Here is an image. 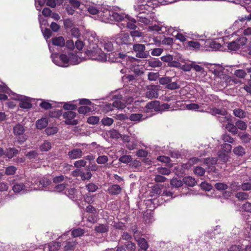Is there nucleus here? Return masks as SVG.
<instances>
[{
  "instance_id": "nucleus-55",
  "label": "nucleus",
  "mask_w": 251,
  "mask_h": 251,
  "mask_svg": "<svg viewBox=\"0 0 251 251\" xmlns=\"http://www.w3.org/2000/svg\"><path fill=\"white\" fill-rule=\"evenodd\" d=\"M158 173L162 175H169L171 173V170L165 167H159L157 168Z\"/></svg>"
},
{
  "instance_id": "nucleus-27",
  "label": "nucleus",
  "mask_w": 251,
  "mask_h": 251,
  "mask_svg": "<svg viewBox=\"0 0 251 251\" xmlns=\"http://www.w3.org/2000/svg\"><path fill=\"white\" fill-rule=\"evenodd\" d=\"M183 182L186 185L190 187L195 186L197 183V181L195 179L190 176L184 177L183 179Z\"/></svg>"
},
{
  "instance_id": "nucleus-26",
  "label": "nucleus",
  "mask_w": 251,
  "mask_h": 251,
  "mask_svg": "<svg viewBox=\"0 0 251 251\" xmlns=\"http://www.w3.org/2000/svg\"><path fill=\"white\" fill-rule=\"evenodd\" d=\"M19 106L23 109H28L31 108L32 104L27 99H21L20 101Z\"/></svg>"
},
{
  "instance_id": "nucleus-9",
  "label": "nucleus",
  "mask_w": 251,
  "mask_h": 251,
  "mask_svg": "<svg viewBox=\"0 0 251 251\" xmlns=\"http://www.w3.org/2000/svg\"><path fill=\"white\" fill-rule=\"evenodd\" d=\"M126 57V53L123 52H113L109 53V59H111L112 62H120Z\"/></svg>"
},
{
  "instance_id": "nucleus-61",
  "label": "nucleus",
  "mask_w": 251,
  "mask_h": 251,
  "mask_svg": "<svg viewBox=\"0 0 251 251\" xmlns=\"http://www.w3.org/2000/svg\"><path fill=\"white\" fill-rule=\"evenodd\" d=\"M241 208L244 211L251 213V203L246 202L242 205Z\"/></svg>"
},
{
  "instance_id": "nucleus-42",
  "label": "nucleus",
  "mask_w": 251,
  "mask_h": 251,
  "mask_svg": "<svg viewBox=\"0 0 251 251\" xmlns=\"http://www.w3.org/2000/svg\"><path fill=\"white\" fill-rule=\"evenodd\" d=\"M143 115L140 113L131 114L129 116V120L134 122H139L141 121Z\"/></svg>"
},
{
  "instance_id": "nucleus-19",
  "label": "nucleus",
  "mask_w": 251,
  "mask_h": 251,
  "mask_svg": "<svg viewBox=\"0 0 251 251\" xmlns=\"http://www.w3.org/2000/svg\"><path fill=\"white\" fill-rule=\"evenodd\" d=\"M76 244L75 240L72 239H69L65 242L64 249L65 251H70L74 250V247Z\"/></svg>"
},
{
  "instance_id": "nucleus-33",
  "label": "nucleus",
  "mask_w": 251,
  "mask_h": 251,
  "mask_svg": "<svg viewBox=\"0 0 251 251\" xmlns=\"http://www.w3.org/2000/svg\"><path fill=\"white\" fill-rule=\"evenodd\" d=\"M233 151L235 154L242 156L245 154V150L241 146H238L234 148Z\"/></svg>"
},
{
  "instance_id": "nucleus-36",
  "label": "nucleus",
  "mask_w": 251,
  "mask_h": 251,
  "mask_svg": "<svg viewBox=\"0 0 251 251\" xmlns=\"http://www.w3.org/2000/svg\"><path fill=\"white\" fill-rule=\"evenodd\" d=\"M84 233V230L83 229L81 228H78L73 229L72 231L71 235L73 237L75 238L82 236Z\"/></svg>"
},
{
  "instance_id": "nucleus-20",
  "label": "nucleus",
  "mask_w": 251,
  "mask_h": 251,
  "mask_svg": "<svg viewBox=\"0 0 251 251\" xmlns=\"http://www.w3.org/2000/svg\"><path fill=\"white\" fill-rule=\"evenodd\" d=\"M25 127L20 124H17L13 127V133L15 136H20L24 134L25 131Z\"/></svg>"
},
{
  "instance_id": "nucleus-8",
  "label": "nucleus",
  "mask_w": 251,
  "mask_h": 251,
  "mask_svg": "<svg viewBox=\"0 0 251 251\" xmlns=\"http://www.w3.org/2000/svg\"><path fill=\"white\" fill-rule=\"evenodd\" d=\"M173 55L170 54L163 56L161 57V59L162 61L168 63V67L177 68L180 67L181 64L178 61L173 60Z\"/></svg>"
},
{
  "instance_id": "nucleus-21",
  "label": "nucleus",
  "mask_w": 251,
  "mask_h": 251,
  "mask_svg": "<svg viewBox=\"0 0 251 251\" xmlns=\"http://www.w3.org/2000/svg\"><path fill=\"white\" fill-rule=\"evenodd\" d=\"M201 47V44L197 41H190L187 43L186 47L190 50H199Z\"/></svg>"
},
{
  "instance_id": "nucleus-57",
  "label": "nucleus",
  "mask_w": 251,
  "mask_h": 251,
  "mask_svg": "<svg viewBox=\"0 0 251 251\" xmlns=\"http://www.w3.org/2000/svg\"><path fill=\"white\" fill-rule=\"evenodd\" d=\"M229 187L231 191H235L241 189V185L238 182L233 181L230 184Z\"/></svg>"
},
{
  "instance_id": "nucleus-39",
  "label": "nucleus",
  "mask_w": 251,
  "mask_h": 251,
  "mask_svg": "<svg viewBox=\"0 0 251 251\" xmlns=\"http://www.w3.org/2000/svg\"><path fill=\"white\" fill-rule=\"evenodd\" d=\"M112 226L116 229L124 230L126 228V226L124 223L120 222H116L114 221L112 223Z\"/></svg>"
},
{
  "instance_id": "nucleus-29",
  "label": "nucleus",
  "mask_w": 251,
  "mask_h": 251,
  "mask_svg": "<svg viewBox=\"0 0 251 251\" xmlns=\"http://www.w3.org/2000/svg\"><path fill=\"white\" fill-rule=\"evenodd\" d=\"M138 246L142 250L146 251L149 247L148 242L144 238H139L137 240Z\"/></svg>"
},
{
  "instance_id": "nucleus-49",
  "label": "nucleus",
  "mask_w": 251,
  "mask_h": 251,
  "mask_svg": "<svg viewBox=\"0 0 251 251\" xmlns=\"http://www.w3.org/2000/svg\"><path fill=\"white\" fill-rule=\"evenodd\" d=\"M214 187L217 190L220 191L226 190L228 188L227 184L221 182L216 183L214 185Z\"/></svg>"
},
{
  "instance_id": "nucleus-50",
  "label": "nucleus",
  "mask_w": 251,
  "mask_h": 251,
  "mask_svg": "<svg viewBox=\"0 0 251 251\" xmlns=\"http://www.w3.org/2000/svg\"><path fill=\"white\" fill-rule=\"evenodd\" d=\"M199 159L198 158L193 157L189 159L187 163L183 164V166L184 168L189 169V168H190L192 165V164L197 163Z\"/></svg>"
},
{
  "instance_id": "nucleus-64",
  "label": "nucleus",
  "mask_w": 251,
  "mask_h": 251,
  "mask_svg": "<svg viewBox=\"0 0 251 251\" xmlns=\"http://www.w3.org/2000/svg\"><path fill=\"white\" fill-rule=\"evenodd\" d=\"M241 189L243 191L251 190V182H244L241 185Z\"/></svg>"
},
{
  "instance_id": "nucleus-1",
  "label": "nucleus",
  "mask_w": 251,
  "mask_h": 251,
  "mask_svg": "<svg viewBox=\"0 0 251 251\" xmlns=\"http://www.w3.org/2000/svg\"><path fill=\"white\" fill-rule=\"evenodd\" d=\"M86 54L91 57L93 60H97L100 61H105L107 59V56L100 49L98 48L96 44L93 45L92 50H87L85 51Z\"/></svg>"
},
{
  "instance_id": "nucleus-4",
  "label": "nucleus",
  "mask_w": 251,
  "mask_h": 251,
  "mask_svg": "<svg viewBox=\"0 0 251 251\" xmlns=\"http://www.w3.org/2000/svg\"><path fill=\"white\" fill-rule=\"evenodd\" d=\"M247 41V39L245 37H239L236 40L228 43L227 48L230 50L236 51L241 47L244 46L246 44Z\"/></svg>"
},
{
  "instance_id": "nucleus-37",
  "label": "nucleus",
  "mask_w": 251,
  "mask_h": 251,
  "mask_svg": "<svg viewBox=\"0 0 251 251\" xmlns=\"http://www.w3.org/2000/svg\"><path fill=\"white\" fill-rule=\"evenodd\" d=\"M234 75L239 78L244 79L247 75V73L244 70L238 69L234 71Z\"/></svg>"
},
{
  "instance_id": "nucleus-53",
  "label": "nucleus",
  "mask_w": 251,
  "mask_h": 251,
  "mask_svg": "<svg viewBox=\"0 0 251 251\" xmlns=\"http://www.w3.org/2000/svg\"><path fill=\"white\" fill-rule=\"evenodd\" d=\"M100 118L98 116H90L87 119V123L91 125H95L99 123Z\"/></svg>"
},
{
  "instance_id": "nucleus-22",
  "label": "nucleus",
  "mask_w": 251,
  "mask_h": 251,
  "mask_svg": "<svg viewBox=\"0 0 251 251\" xmlns=\"http://www.w3.org/2000/svg\"><path fill=\"white\" fill-rule=\"evenodd\" d=\"M209 113L213 115H216L217 114L221 115L222 116L226 115L227 114V111L225 109H219L216 107H213L209 109Z\"/></svg>"
},
{
  "instance_id": "nucleus-12",
  "label": "nucleus",
  "mask_w": 251,
  "mask_h": 251,
  "mask_svg": "<svg viewBox=\"0 0 251 251\" xmlns=\"http://www.w3.org/2000/svg\"><path fill=\"white\" fill-rule=\"evenodd\" d=\"M163 186L161 184H156L151 188L150 196L151 197H157L160 195L162 192Z\"/></svg>"
},
{
  "instance_id": "nucleus-35",
  "label": "nucleus",
  "mask_w": 251,
  "mask_h": 251,
  "mask_svg": "<svg viewBox=\"0 0 251 251\" xmlns=\"http://www.w3.org/2000/svg\"><path fill=\"white\" fill-rule=\"evenodd\" d=\"M131 70L137 75H141L144 73L142 68L139 65H133Z\"/></svg>"
},
{
  "instance_id": "nucleus-6",
  "label": "nucleus",
  "mask_w": 251,
  "mask_h": 251,
  "mask_svg": "<svg viewBox=\"0 0 251 251\" xmlns=\"http://www.w3.org/2000/svg\"><path fill=\"white\" fill-rule=\"evenodd\" d=\"M71 58H73V59H75L76 61L75 62V64H77L78 63V58L76 55L71 54V55L69 57L66 54H61L59 55V59L60 61H61V63H59V62H56V60L54 59L53 60L54 63H55L57 65L59 66H63V67H66L68 65L67 64L69 63L70 61H71Z\"/></svg>"
},
{
  "instance_id": "nucleus-32",
  "label": "nucleus",
  "mask_w": 251,
  "mask_h": 251,
  "mask_svg": "<svg viewBox=\"0 0 251 251\" xmlns=\"http://www.w3.org/2000/svg\"><path fill=\"white\" fill-rule=\"evenodd\" d=\"M137 18L138 21L146 25H149L151 22L150 19H149L148 17L144 16V15L142 13H139L137 15Z\"/></svg>"
},
{
  "instance_id": "nucleus-5",
  "label": "nucleus",
  "mask_w": 251,
  "mask_h": 251,
  "mask_svg": "<svg viewBox=\"0 0 251 251\" xmlns=\"http://www.w3.org/2000/svg\"><path fill=\"white\" fill-rule=\"evenodd\" d=\"M76 113L72 111H68L63 114V118L65 119L64 123L66 125L75 126L78 124L77 120L74 119L76 117Z\"/></svg>"
},
{
  "instance_id": "nucleus-25",
  "label": "nucleus",
  "mask_w": 251,
  "mask_h": 251,
  "mask_svg": "<svg viewBox=\"0 0 251 251\" xmlns=\"http://www.w3.org/2000/svg\"><path fill=\"white\" fill-rule=\"evenodd\" d=\"M48 124V121L46 118H41L37 121L36 126L39 129H42L45 128Z\"/></svg>"
},
{
  "instance_id": "nucleus-2",
  "label": "nucleus",
  "mask_w": 251,
  "mask_h": 251,
  "mask_svg": "<svg viewBox=\"0 0 251 251\" xmlns=\"http://www.w3.org/2000/svg\"><path fill=\"white\" fill-rule=\"evenodd\" d=\"M165 104L161 105L159 101L153 100L148 102L144 107V111L146 113L159 112L165 108Z\"/></svg>"
},
{
  "instance_id": "nucleus-31",
  "label": "nucleus",
  "mask_w": 251,
  "mask_h": 251,
  "mask_svg": "<svg viewBox=\"0 0 251 251\" xmlns=\"http://www.w3.org/2000/svg\"><path fill=\"white\" fill-rule=\"evenodd\" d=\"M233 114L235 117H238L241 119L244 118L246 117V113L242 109L235 108L233 110Z\"/></svg>"
},
{
  "instance_id": "nucleus-40",
  "label": "nucleus",
  "mask_w": 251,
  "mask_h": 251,
  "mask_svg": "<svg viewBox=\"0 0 251 251\" xmlns=\"http://www.w3.org/2000/svg\"><path fill=\"white\" fill-rule=\"evenodd\" d=\"M249 194L244 192H237L235 194V197L239 200H247L249 199Z\"/></svg>"
},
{
  "instance_id": "nucleus-14",
  "label": "nucleus",
  "mask_w": 251,
  "mask_h": 251,
  "mask_svg": "<svg viewBox=\"0 0 251 251\" xmlns=\"http://www.w3.org/2000/svg\"><path fill=\"white\" fill-rule=\"evenodd\" d=\"M107 191L111 195H118L121 193L122 188L118 184H112L108 187Z\"/></svg>"
},
{
  "instance_id": "nucleus-23",
  "label": "nucleus",
  "mask_w": 251,
  "mask_h": 251,
  "mask_svg": "<svg viewBox=\"0 0 251 251\" xmlns=\"http://www.w3.org/2000/svg\"><path fill=\"white\" fill-rule=\"evenodd\" d=\"M52 43L54 46L64 47L65 45V42L64 38L62 36L55 37L52 39Z\"/></svg>"
},
{
  "instance_id": "nucleus-18",
  "label": "nucleus",
  "mask_w": 251,
  "mask_h": 251,
  "mask_svg": "<svg viewBox=\"0 0 251 251\" xmlns=\"http://www.w3.org/2000/svg\"><path fill=\"white\" fill-rule=\"evenodd\" d=\"M125 18L129 21L128 22H126V26L128 29L134 30L138 28L137 26L135 25L137 21L135 19L128 16H126Z\"/></svg>"
},
{
  "instance_id": "nucleus-48",
  "label": "nucleus",
  "mask_w": 251,
  "mask_h": 251,
  "mask_svg": "<svg viewBox=\"0 0 251 251\" xmlns=\"http://www.w3.org/2000/svg\"><path fill=\"white\" fill-rule=\"evenodd\" d=\"M62 115V111L61 110H54L50 111L49 116L51 117L59 118Z\"/></svg>"
},
{
  "instance_id": "nucleus-15",
  "label": "nucleus",
  "mask_w": 251,
  "mask_h": 251,
  "mask_svg": "<svg viewBox=\"0 0 251 251\" xmlns=\"http://www.w3.org/2000/svg\"><path fill=\"white\" fill-rule=\"evenodd\" d=\"M19 151L15 148H9L5 149L4 154L6 157L9 159H11L19 154Z\"/></svg>"
},
{
  "instance_id": "nucleus-43",
  "label": "nucleus",
  "mask_w": 251,
  "mask_h": 251,
  "mask_svg": "<svg viewBox=\"0 0 251 251\" xmlns=\"http://www.w3.org/2000/svg\"><path fill=\"white\" fill-rule=\"evenodd\" d=\"M39 183V185H41L43 187H46L50 184L51 181L47 177H43L40 179Z\"/></svg>"
},
{
  "instance_id": "nucleus-16",
  "label": "nucleus",
  "mask_w": 251,
  "mask_h": 251,
  "mask_svg": "<svg viewBox=\"0 0 251 251\" xmlns=\"http://www.w3.org/2000/svg\"><path fill=\"white\" fill-rule=\"evenodd\" d=\"M129 35L131 37V38L133 40V42L135 41L136 42L138 39L142 38L144 33L138 28L136 29L130 31Z\"/></svg>"
},
{
  "instance_id": "nucleus-44",
  "label": "nucleus",
  "mask_w": 251,
  "mask_h": 251,
  "mask_svg": "<svg viewBox=\"0 0 251 251\" xmlns=\"http://www.w3.org/2000/svg\"><path fill=\"white\" fill-rule=\"evenodd\" d=\"M171 185L175 188H178L182 186L183 181L177 178H173L170 182Z\"/></svg>"
},
{
  "instance_id": "nucleus-52",
  "label": "nucleus",
  "mask_w": 251,
  "mask_h": 251,
  "mask_svg": "<svg viewBox=\"0 0 251 251\" xmlns=\"http://www.w3.org/2000/svg\"><path fill=\"white\" fill-rule=\"evenodd\" d=\"M194 172L196 175H197L199 176H203L205 174V171L202 167L198 166L195 168Z\"/></svg>"
},
{
  "instance_id": "nucleus-10",
  "label": "nucleus",
  "mask_w": 251,
  "mask_h": 251,
  "mask_svg": "<svg viewBox=\"0 0 251 251\" xmlns=\"http://www.w3.org/2000/svg\"><path fill=\"white\" fill-rule=\"evenodd\" d=\"M68 155L70 159H75L81 158L83 155V152L80 149H73L68 152Z\"/></svg>"
},
{
  "instance_id": "nucleus-30",
  "label": "nucleus",
  "mask_w": 251,
  "mask_h": 251,
  "mask_svg": "<svg viewBox=\"0 0 251 251\" xmlns=\"http://www.w3.org/2000/svg\"><path fill=\"white\" fill-rule=\"evenodd\" d=\"M226 128L230 132L232 133L233 135H235L238 133V129L235 125L231 123V122H229L226 125Z\"/></svg>"
},
{
  "instance_id": "nucleus-3",
  "label": "nucleus",
  "mask_w": 251,
  "mask_h": 251,
  "mask_svg": "<svg viewBox=\"0 0 251 251\" xmlns=\"http://www.w3.org/2000/svg\"><path fill=\"white\" fill-rule=\"evenodd\" d=\"M115 42L119 45H129L132 44L133 40L131 39L129 33L121 32L116 36Z\"/></svg>"
},
{
  "instance_id": "nucleus-28",
  "label": "nucleus",
  "mask_w": 251,
  "mask_h": 251,
  "mask_svg": "<svg viewBox=\"0 0 251 251\" xmlns=\"http://www.w3.org/2000/svg\"><path fill=\"white\" fill-rule=\"evenodd\" d=\"M149 66L152 67H161L162 66V62L158 59L154 58L148 61Z\"/></svg>"
},
{
  "instance_id": "nucleus-63",
  "label": "nucleus",
  "mask_w": 251,
  "mask_h": 251,
  "mask_svg": "<svg viewBox=\"0 0 251 251\" xmlns=\"http://www.w3.org/2000/svg\"><path fill=\"white\" fill-rule=\"evenodd\" d=\"M45 131L47 135H51L57 133V128L56 127L54 126L48 127L46 129Z\"/></svg>"
},
{
  "instance_id": "nucleus-34",
  "label": "nucleus",
  "mask_w": 251,
  "mask_h": 251,
  "mask_svg": "<svg viewBox=\"0 0 251 251\" xmlns=\"http://www.w3.org/2000/svg\"><path fill=\"white\" fill-rule=\"evenodd\" d=\"M238 136H239L242 142L244 143H249L251 139L250 135L245 132L240 133L238 134Z\"/></svg>"
},
{
  "instance_id": "nucleus-38",
  "label": "nucleus",
  "mask_w": 251,
  "mask_h": 251,
  "mask_svg": "<svg viewBox=\"0 0 251 251\" xmlns=\"http://www.w3.org/2000/svg\"><path fill=\"white\" fill-rule=\"evenodd\" d=\"M25 188V185L23 183H16L13 186V190L15 193H19Z\"/></svg>"
},
{
  "instance_id": "nucleus-24",
  "label": "nucleus",
  "mask_w": 251,
  "mask_h": 251,
  "mask_svg": "<svg viewBox=\"0 0 251 251\" xmlns=\"http://www.w3.org/2000/svg\"><path fill=\"white\" fill-rule=\"evenodd\" d=\"M109 13V15L110 16L111 19H113L115 21L119 22V21H124L125 22L124 20V16L120 14L117 12H115L113 11H108Z\"/></svg>"
},
{
  "instance_id": "nucleus-7",
  "label": "nucleus",
  "mask_w": 251,
  "mask_h": 251,
  "mask_svg": "<svg viewBox=\"0 0 251 251\" xmlns=\"http://www.w3.org/2000/svg\"><path fill=\"white\" fill-rule=\"evenodd\" d=\"M133 50L136 52V57L141 58L147 57L148 54L145 52L146 47L143 44H135L133 45Z\"/></svg>"
},
{
  "instance_id": "nucleus-17",
  "label": "nucleus",
  "mask_w": 251,
  "mask_h": 251,
  "mask_svg": "<svg viewBox=\"0 0 251 251\" xmlns=\"http://www.w3.org/2000/svg\"><path fill=\"white\" fill-rule=\"evenodd\" d=\"M146 96L148 98L150 99L157 98L158 97V93L157 89H156V87L152 86L151 88H148L146 92Z\"/></svg>"
},
{
  "instance_id": "nucleus-56",
  "label": "nucleus",
  "mask_w": 251,
  "mask_h": 251,
  "mask_svg": "<svg viewBox=\"0 0 251 251\" xmlns=\"http://www.w3.org/2000/svg\"><path fill=\"white\" fill-rule=\"evenodd\" d=\"M159 83L162 85H166L169 84L172 81V78L169 76L162 77L159 78Z\"/></svg>"
},
{
  "instance_id": "nucleus-13",
  "label": "nucleus",
  "mask_w": 251,
  "mask_h": 251,
  "mask_svg": "<svg viewBox=\"0 0 251 251\" xmlns=\"http://www.w3.org/2000/svg\"><path fill=\"white\" fill-rule=\"evenodd\" d=\"M109 229V226L107 224H99L94 228L96 232L101 234L108 232Z\"/></svg>"
},
{
  "instance_id": "nucleus-45",
  "label": "nucleus",
  "mask_w": 251,
  "mask_h": 251,
  "mask_svg": "<svg viewBox=\"0 0 251 251\" xmlns=\"http://www.w3.org/2000/svg\"><path fill=\"white\" fill-rule=\"evenodd\" d=\"M17 169L14 166H10L5 169V174L7 176L15 174Z\"/></svg>"
},
{
  "instance_id": "nucleus-51",
  "label": "nucleus",
  "mask_w": 251,
  "mask_h": 251,
  "mask_svg": "<svg viewBox=\"0 0 251 251\" xmlns=\"http://www.w3.org/2000/svg\"><path fill=\"white\" fill-rule=\"evenodd\" d=\"M108 158L106 155L99 156L96 159L97 163L99 164H103L107 162Z\"/></svg>"
},
{
  "instance_id": "nucleus-59",
  "label": "nucleus",
  "mask_w": 251,
  "mask_h": 251,
  "mask_svg": "<svg viewBox=\"0 0 251 251\" xmlns=\"http://www.w3.org/2000/svg\"><path fill=\"white\" fill-rule=\"evenodd\" d=\"M132 158L130 155H124L119 158V161L122 163H128L130 162Z\"/></svg>"
},
{
  "instance_id": "nucleus-11",
  "label": "nucleus",
  "mask_w": 251,
  "mask_h": 251,
  "mask_svg": "<svg viewBox=\"0 0 251 251\" xmlns=\"http://www.w3.org/2000/svg\"><path fill=\"white\" fill-rule=\"evenodd\" d=\"M78 191L75 188H71L68 190L66 195L70 199L75 201L81 198V196L78 194Z\"/></svg>"
},
{
  "instance_id": "nucleus-41",
  "label": "nucleus",
  "mask_w": 251,
  "mask_h": 251,
  "mask_svg": "<svg viewBox=\"0 0 251 251\" xmlns=\"http://www.w3.org/2000/svg\"><path fill=\"white\" fill-rule=\"evenodd\" d=\"M51 148V143L47 141H45L40 147V149L42 151H47Z\"/></svg>"
},
{
  "instance_id": "nucleus-58",
  "label": "nucleus",
  "mask_w": 251,
  "mask_h": 251,
  "mask_svg": "<svg viewBox=\"0 0 251 251\" xmlns=\"http://www.w3.org/2000/svg\"><path fill=\"white\" fill-rule=\"evenodd\" d=\"M67 184L62 183L56 185L54 188V191L57 192H61L64 191L67 187Z\"/></svg>"
},
{
  "instance_id": "nucleus-62",
  "label": "nucleus",
  "mask_w": 251,
  "mask_h": 251,
  "mask_svg": "<svg viewBox=\"0 0 251 251\" xmlns=\"http://www.w3.org/2000/svg\"><path fill=\"white\" fill-rule=\"evenodd\" d=\"M101 122L104 126H110L113 123L114 120L112 118L106 117L102 119Z\"/></svg>"
},
{
  "instance_id": "nucleus-47",
  "label": "nucleus",
  "mask_w": 251,
  "mask_h": 251,
  "mask_svg": "<svg viewBox=\"0 0 251 251\" xmlns=\"http://www.w3.org/2000/svg\"><path fill=\"white\" fill-rule=\"evenodd\" d=\"M235 125L237 129H239L242 130H244L247 129V125L245 122L241 120H238L235 123Z\"/></svg>"
},
{
  "instance_id": "nucleus-54",
  "label": "nucleus",
  "mask_w": 251,
  "mask_h": 251,
  "mask_svg": "<svg viewBox=\"0 0 251 251\" xmlns=\"http://www.w3.org/2000/svg\"><path fill=\"white\" fill-rule=\"evenodd\" d=\"M63 108L68 111H72L75 110L77 108V106L70 102H66L64 104Z\"/></svg>"
},
{
  "instance_id": "nucleus-46",
  "label": "nucleus",
  "mask_w": 251,
  "mask_h": 251,
  "mask_svg": "<svg viewBox=\"0 0 251 251\" xmlns=\"http://www.w3.org/2000/svg\"><path fill=\"white\" fill-rule=\"evenodd\" d=\"M91 108L87 106H81L78 109V112L80 114H87L91 112Z\"/></svg>"
},
{
  "instance_id": "nucleus-60",
  "label": "nucleus",
  "mask_w": 251,
  "mask_h": 251,
  "mask_svg": "<svg viewBox=\"0 0 251 251\" xmlns=\"http://www.w3.org/2000/svg\"><path fill=\"white\" fill-rule=\"evenodd\" d=\"M222 139L225 142L232 143L234 142L233 138L227 133L223 134L222 136Z\"/></svg>"
}]
</instances>
